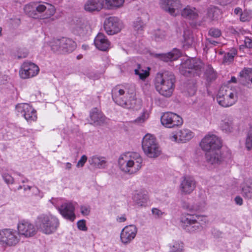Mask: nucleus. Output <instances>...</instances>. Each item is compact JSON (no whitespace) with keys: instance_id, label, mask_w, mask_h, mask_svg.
<instances>
[{"instance_id":"obj_63","label":"nucleus","mask_w":252,"mask_h":252,"mask_svg":"<svg viewBox=\"0 0 252 252\" xmlns=\"http://www.w3.org/2000/svg\"><path fill=\"white\" fill-rule=\"evenodd\" d=\"M126 218L124 217H121L120 218H119V221L120 222H124L125 221H126Z\"/></svg>"},{"instance_id":"obj_53","label":"nucleus","mask_w":252,"mask_h":252,"mask_svg":"<svg viewBox=\"0 0 252 252\" xmlns=\"http://www.w3.org/2000/svg\"><path fill=\"white\" fill-rule=\"evenodd\" d=\"M87 157L86 155H83L81 158L78 161L77 166L78 167H83L84 166L85 163L87 160Z\"/></svg>"},{"instance_id":"obj_9","label":"nucleus","mask_w":252,"mask_h":252,"mask_svg":"<svg viewBox=\"0 0 252 252\" xmlns=\"http://www.w3.org/2000/svg\"><path fill=\"white\" fill-rule=\"evenodd\" d=\"M221 146L220 138L214 134L206 135L200 143L201 148L206 152L220 149Z\"/></svg>"},{"instance_id":"obj_37","label":"nucleus","mask_w":252,"mask_h":252,"mask_svg":"<svg viewBox=\"0 0 252 252\" xmlns=\"http://www.w3.org/2000/svg\"><path fill=\"white\" fill-rule=\"evenodd\" d=\"M134 73L135 75H138L139 78L142 80H145L150 74L149 71L141 69L140 64H137V68L134 69Z\"/></svg>"},{"instance_id":"obj_46","label":"nucleus","mask_w":252,"mask_h":252,"mask_svg":"<svg viewBox=\"0 0 252 252\" xmlns=\"http://www.w3.org/2000/svg\"><path fill=\"white\" fill-rule=\"evenodd\" d=\"M144 24L142 20L138 19L136 21L133 23V28L135 31H139L143 30Z\"/></svg>"},{"instance_id":"obj_3","label":"nucleus","mask_w":252,"mask_h":252,"mask_svg":"<svg viewBox=\"0 0 252 252\" xmlns=\"http://www.w3.org/2000/svg\"><path fill=\"white\" fill-rule=\"evenodd\" d=\"M142 159L137 153L121 155L118 161L120 169L130 174L137 172L141 167Z\"/></svg>"},{"instance_id":"obj_5","label":"nucleus","mask_w":252,"mask_h":252,"mask_svg":"<svg viewBox=\"0 0 252 252\" xmlns=\"http://www.w3.org/2000/svg\"><path fill=\"white\" fill-rule=\"evenodd\" d=\"M35 225L37 229L46 234H51L56 231L60 225L59 219L51 215L41 214L35 221Z\"/></svg>"},{"instance_id":"obj_2","label":"nucleus","mask_w":252,"mask_h":252,"mask_svg":"<svg viewBox=\"0 0 252 252\" xmlns=\"http://www.w3.org/2000/svg\"><path fill=\"white\" fill-rule=\"evenodd\" d=\"M112 96L116 104L127 109L134 108L137 101L134 93H129L126 87L120 85L113 88Z\"/></svg>"},{"instance_id":"obj_26","label":"nucleus","mask_w":252,"mask_h":252,"mask_svg":"<svg viewBox=\"0 0 252 252\" xmlns=\"http://www.w3.org/2000/svg\"><path fill=\"white\" fill-rule=\"evenodd\" d=\"M205 157L207 162L211 164L220 163L222 160L220 149L206 152Z\"/></svg>"},{"instance_id":"obj_40","label":"nucleus","mask_w":252,"mask_h":252,"mask_svg":"<svg viewBox=\"0 0 252 252\" xmlns=\"http://www.w3.org/2000/svg\"><path fill=\"white\" fill-rule=\"evenodd\" d=\"M182 206L183 209L189 211H196L199 209V206L196 204L183 201Z\"/></svg>"},{"instance_id":"obj_16","label":"nucleus","mask_w":252,"mask_h":252,"mask_svg":"<svg viewBox=\"0 0 252 252\" xmlns=\"http://www.w3.org/2000/svg\"><path fill=\"white\" fill-rule=\"evenodd\" d=\"M160 4L162 9L173 16L176 15L182 7L179 0H161Z\"/></svg>"},{"instance_id":"obj_54","label":"nucleus","mask_w":252,"mask_h":252,"mask_svg":"<svg viewBox=\"0 0 252 252\" xmlns=\"http://www.w3.org/2000/svg\"><path fill=\"white\" fill-rule=\"evenodd\" d=\"M3 178L7 184H12L13 183V178L9 174H4L3 175Z\"/></svg>"},{"instance_id":"obj_24","label":"nucleus","mask_w":252,"mask_h":252,"mask_svg":"<svg viewBox=\"0 0 252 252\" xmlns=\"http://www.w3.org/2000/svg\"><path fill=\"white\" fill-rule=\"evenodd\" d=\"M103 0H88L84 4V8L86 11H99L103 7Z\"/></svg>"},{"instance_id":"obj_39","label":"nucleus","mask_w":252,"mask_h":252,"mask_svg":"<svg viewBox=\"0 0 252 252\" xmlns=\"http://www.w3.org/2000/svg\"><path fill=\"white\" fill-rule=\"evenodd\" d=\"M205 75L207 81H212L215 80L217 76V73L214 70L212 66L208 65L205 71Z\"/></svg>"},{"instance_id":"obj_35","label":"nucleus","mask_w":252,"mask_h":252,"mask_svg":"<svg viewBox=\"0 0 252 252\" xmlns=\"http://www.w3.org/2000/svg\"><path fill=\"white\" fill-rule=\"evenodd\" d=\"M105 5L109 9H114L123 6L124 0H105Z\"/></svg>"},{"instance_id":"obj_50","label":"nucleus","mask_w":252,"mask_h":252,"mask_svg":"<svg viewBox=\"0 0 252 252\" xmlns=\"http://www.w3.org/2000/svg\"><path fill=\"white\" fill-rule=\"evenodd\" d=\"M77 227L79 229L83 231H86L87 227L86 225V221L85 220H79L77 222Z\"/></svg>"},{"instance_id":"obj_60","label":"nucleus","mask_w":252,"mask_h":252,"mask_svg":"<svg viewBox=\"0 0 252 252\" xmlns=\"http://www.w3.org/2000/svg\"><path fill=\"white\" fill-rule=\"evenodd\" d=\"M234 12L236 15H238L239 14H241V13L242 12V10L240 7H236L235 8Z\"/></svg>"},{"instance_id":"obj_6","label":"nucleus","mask_w":252,"mask_h":252,"mask_svg":"<svg viewBox=\"0 0 252 252\" xmlns=\"http://www.w3.org/2000/svg\"><path fill=\"white\" fill-rule=\"evenodd\" d=\"M204 68V63L199 59L190 58L181 63L179 70L185 76H199Z\"/></svg>"},{"instance_id":"obj_28","label":"nucleus","mask_w":252,"mask_h":252,"mask_svg":"<svg viewBox=\"0 0 252 252\" xmlns=\"http://www.w3.org/2000/svg\"><path fill=\"white\" fill-rule=\"evenodd\" d=\"M251 77H252V68H245L239 73L238 82L243 85H246L249 83Z\"/></svg>"},{"instance_id":"obj_44","label":"nucleus","mask_w":252,"mask_h":252,"mask_svg":"<svg viewBox=\"0 0 252 252\" xmlns=\"http://www.w3.org/2000/svg\"><path fill=\"white\" fill-rule=\"evenodd\" d=\"M193 219L196 220L199 224L201 225V229L203 227V225L206 223L207 221L206 217L204 216L197 215H191Z\"/></svg>"},{"instance_id":"obj_20","label":"nucleus","mask_w":252,"mask_h":252,"mask_svg":"<svg viewBox=\"0 0 252 252\" xmlns=\"http://www.w3.org/2000/svg\"><path fill=\"white\" fill-rule=\"evenodd\" d=\"M137 233V228L134 225L126 226L121 233V240L122 243L127 244L133 240Z\"/></svg>"},{"instance_id":"obj_51","label":"nucleus","mask_w":252,"mask_h":252,"mask_svg":"<svg viewBox=\"0 0 252 252\" xmlns=\"http://www.w3.org/2000/svg\"><path fill=\"white\" fill-rule=\"evenodd\" d=\"M196 87L194 84L189 85L187 88V92L189 95H193L196 93Z\"/></svg>"},{"instance_id":"obj_19","label":"nucleus","mask_w":252,"mask_h":252,"mask_svg":"<svg viewBox=\"0 0 252 252\" xmlns=\"http://www.w3.org/2000/svg\"><path fill=\"white\" fill-rule=\"evenodd\" d=\"M74 207L71 202L64 203L58 208V210L62 216L71 221L75 219Z\"/></svg>"},{"instance_id":"obj_36","label":"nucleus","mask_w":252,"mask_h":252,"mask_svg":"<svg viewBox=\"0 0 252 252\" xmlns=\"http://www.w3.org/2000/svg\"><path fill=\"white\" fill-rule=\"evenodd\" d=\"M87 22L82 19L78 18L75 23L74 29L80 33H83L87 28Z\"/></svg>"},{"instance_id":"obj_25","label":"nucleus","mask_w":252,"mask_h":252,"mask_svg":"<svg viewBox=\"0 0 252 252\" xmlns=\"http://www.w3.org/2000/svg\"><path fill=\"white\" fill-rule=\"evenodd\" d=\"M153 56L161 61L167 62L178 59L180 56V52L177 49H174L167 53L155 54Z\"/></svg>"},{"instance_id":"obj_52","label":"nucleus","mask_w":252,"mask_h":252,"mask_svg":"<svg viewBox=\"0 0 252 252\" xmlns=\"http://www.w3.org/2000/svg\"><path fill=\"white\" fill-rule=\"evenodd\" d=\"M183 246L180 245L179 244H175L173 245L172 250L170 252H183Z\"/></svg>"},{"instance_id":"obj_59","label":"nucleus","mask_w":252,"mask_h":252,"mask_svg":"<svg viewBox=\"0 0 252 252\" xmlns=\"http://www.w3.org/2000/svg\"><path fill=\"white\" fill-rule=\"evenodd\" d=\"M206 40L209 43L212 44L214 46H216L217 45V44H218V42L209 38H206Z\"/></svg>"},{"instance_id":"obj_21","label":"nucleus","mask_w":252,"mask_h":252,"mask_svg":"<svg viewBox=\"0 0 252 252\" xmlns=\"http://www.w3.org/2000/svg\"><path fill=\"white\" fill-rule=\"evenodd\" d=\"M193 137V133L190 130L183 128L178 131L176 134L171 136L170 139L178 143H186Z\"/></svg>"},{"instance_id":"obj_41","label":"nucleus","mask_w":252,"mask_h":252,"mask_svg":"<svg viewBox=\"0 0 252 252\" xmlns=\"http://www.w3.org/2000/svg\"><path fill=\"white\" fill-rule=\"evenodd\" d=\"M185 44L187 46H190L193 43V38L189 32H185L184 34Z\"/></svg>"},{"instance_id":"obj_8","label":"nucleus","mask_w":252,"mask_h":252,"mask_svg":"<svg viewBox=\"0 0 252 252\" xmlns=\"http://www.w3.org/2000/svg\"><path fill=\"white\" fill-rule=\"evenodd\" d=\"M217 99L218 103L222 107L231 106L237 101V93L227 86H221L219 91Z\"/></svg>"},{"instance_id":"obj_12","label":"nucleus","mask_w":252,"mask_h":252,"mask_svg":"<svg viewBox=\"0 0 252 252\" xmlns=\"http://www.w3.org/2000/svg\"><path fill=\"white\" fill-rule=\"evenodd\" d=\"M16 231L5 229L0 231V243L2 245L12 246L16 245L19 239Z\"/></svg>"},{"instance_id":"obj_48","label":"nucleus","mask_w":252,"mask_h":252,"mask_svg":"<svg viewBox=\"0 0 252 252\" xmlns=\"http://www.w3.org/2000/svg\"><path fill=\"white\" fill-rule=\"evenodd\" d=\"M246 147L248 150H250L252 148V135L248 134L246 139Z\"/></svg>"},{"instance_id":"obj_38","label":"nucleus","mask_w":252,"mask_h":252,"mask_svg":"<svg viewBox=\"0 0 252 252\" xmlns=\"http://www.w3.org/2000/svg\"><path fill=\"white\" fill-rule=\"evenodd\" d=\"M61 42L62 38L53 40L50 42V46L52 50L54 52L62 53Z\"/></svg>"},{"instance_id":"obj_49","label":"nucleus","mask_w":252,"mask_h":252,"mask_svg":"<svg viewBox=\"0 0 252 252\" xmlns=\"http://www.w3.org/2000/svg\"><path fill=\"white\" fill-rule=\"evenodd\" d=\"M234 57V54L228 52L224 56L223 62L225 63L231 62L233 60Z\"/></svg>"},{"instance_id":"obj_32","label":"nucleus","mask_w":252,"mask_h":252,"mask_svg":"<svg viewBox=\"0 0 252 252\" xmlns=\"http://www.w3.org/2000/svg\"><path fill=\"white\" fill-rule=\"evenodd\" d=\"M182 16L189 19H196L198 17V13L195 8L187 7L185 8L181 12Z\"/></svg>"},{"instance_id":"obj_64","label":"nucleus","mask_w":252,"mask_h":252,"mask_svg":"<svg viewBox=\"0 0 252 252\" xmlns=\"http://www.w3.org/2000/svg\"><path fill=\"white\" fill-rule=\"evenodd\" d=\"M1 31H2V29L1 28H0V36L1 34Z\"/></svg>"},{"instance_id":"obj_17","label":"nucleus","mask_w":252,"mask_h":252,"mask_svg":"<svg viewBox=\"0 0 252 252\" xmlns=\"http://www.w3.org/2000/svg\"><path fill=\"white\" fill-rule=\"evenodd\" d=\"M179 188L182 194H190L196 188V182L191 176H184L181 181Z\"/></svg>"},{"instance_id":"obj_43","label":"nucleus","mask_w":252,"mask_h":252,"mask_svg":"<svg viewBox=\"0 0 252 252\" xmlns=\"http://www.w3.org/2000/svg\"><path fill=\"white\" fill-rule=\"evenodd\" d=\"M167 33L164 30L158 29L155 31V36L157 41L164 39Z\"/></svg>"},{"instance_id":"obj_29","label":"nucleus","mask_w":252,"mask_h":252,"mask_svg":"<svg viewBox=\"0 0 252 252\" xmlns=\"http://www.w3.org/2000/svg\"><path fill=\"white\" fill-rule=\"evenodd\" d=\"M133 202L139 207H145L148 199V195L141 191L135 193L132 197Z\"/></svg>"},{"instance_id":"obj_33","label":"nucleus","mask_w":252,"mask_h":252,"mask_svg":"<svg viewBox=\"0 0 252 252\" xmlns=\"http://www.w3.org/2000/svg\"><path fill=\"white\" fill-rule=\"evenodd\" d=\"M220 128L225 132H231L233 130V123L231 118H226L221 121Z\"/></svg>"},{"instance_id":"obj_23","label":"nucleus","mask_w":252,"mask_h":252,"mask_svg":"<svg viewBox=\"0 0 252 252\" xmlns=\"http://www.w3.org/2000/svg\"><path fill=\"white\" fill-rule=\"evenodd\" d=\"M90 117L92 121L91 124L95 126L102 125L106 120V117L97 108L93 109L90 112Z\"/></svg>"},{"instance_id":"obj_27","label":"nucleus","mask_w":252,"mask_h":252,"mask_svg":"<svg viewBox=\"0 0 252 252\" xmlns=\"http://www.w3.org/2000/svg\"><path fill=\"white\" fill-rule=\"evenodd\" d=\"M62 53L72 52L76 47L75 42L71 39L65 37L62 38Z\"/></svg>"},{"instance_id":"obj_55","label":"nucleus","mask_w":252,"mask_h":252,"mask_svg":"<svg viewBox=\"0 0 252 252\" xmlns=\"http://www.w3.org/2000/svg\"><path fill=\"white\" fill-rule=\"evenodd\" d=\"M81 214L83 215L87 216L90 213V210L89 207L85 206H82L80 208Z\"/></svg>"},{"instance_id":"obj_11","label":"nucleus","mask_w":252,"mask_h":252,"mask_svg":"<svg viewBox=\"0 0 252 252\" xmlns=\"http://www.w3.org/2000/svg\"><path fill=\"white\" fill-rule=\"evenodd\" d=\"M123 28V23L117 17H109L104 22V28L109 35H113L121 31Z\"/></svg>"},{"instance_id":"obj_61","label":"nucleus","mask_w":252,"mask_h":252,"mask_svg":"<svg viewBox=\"0 0 252 252\" xmlns=\"http://www.w3.org/2000/svg\"><path fill=\"white\" fill-rule=\"evenodd\" d=\"M230 82L234 83H236L237 82L236 78L234 76L231 77V79L230 80Z\"/></svg>"},{"instance_id":"obj_62","label":"nucleus","mask_w":252,"mask_h":252,"mask_svg":"<svg viewBox=\"0 0 252 252\" xmlns=\"http://www.w3.org/2000/svg\"><path fill=\"white\" fill-rule=\"evenodd\" d=\"M71 168V164L69 163V162H67L66 163V168L68 169H69Z\"/></svg>"},{"instance_id":"obj_30","label":"nucleus","mask_w":252,"mask_h":252,"mask_svg":"<svg viewBox=\"0 0 252 252\" xmlns=\"http://www.w3.org/2000/svg\"><path fill=\"white\" fill-rule=\"evenodd\" d=\"M241 194L246 199H252V180H247L242 184Z\"/></svg>"},{"instance_id":"obj_15","label":"nucleus","mask_w":252,"mask_h":252,"mask_svg":"<svg viewBox=\"0 0 252 252\" xmlns=\"http://www.w3.org/2000/svg\"><path fill=\"white\" fill-rule=\"evenodd\" d=\"M39 68L34 63L25 62L19 70V75L22 79H28L35 76L39 72Z\"/></svg>"},{"instance_id":"obj_42","label":"nucleus","mask_w":252,"mask_h":252,"mask_svg":"<svg viewBox=\"0 0 252 252\" xmlns=\"http://www.w3.org/2000/svg\"><path fill=\"white\" fill-rule=\"evenodd\" d=\"M221 35V31L216 28H212L210 29L208 31V35L214 37V38H218L220 37Z\"/></svg>"},{"instance_id":"obj_47","label":"nucleus","mask_w":252,"mask_h":252,"mask_svg":"<svg viewBox=\"0 0 252 252\" xmlns=\"http://www.w3.org/2000/svg\"><path fill=\"white\" fill-rule=\"evenodd\" d=\"M17 57L18 59L25 58L28 55V50L26 49L19 48L17 51Z\"/></svg>"},{"instance_id":"obj_22","label":"nucleus","mask_w":252,"mask_h":252,"mask_svg":"<svg viewBox=\"0 0 252 252\" xmlns=\"http://www.w3.org/2000/svg\"><path fill=\"white\" fill-rule=\"evenodd\" d=\"M94 44L98 50L106 51L110 48V42L102 33L97 34L94 40Z\"/></svg>"},{"instance_id":"obj_56","label":"nucleus","mask_w":252,"mask_h":252,"mask_svg":"<svg viewBox=\"0 0 252 252\" xmlns=\"http://www.w3.org/2000/svg\"><path fill=\"white\" fill-rule=\"evenodd\" d=\"M152 212L154 215L157 217L161 216L163 214V213L161 210L156 208H154L152 209Z\"/></svg>"},{"instance_id":"obj_14","label":"nucleus","mask_w":252,"mask_h":252,"mask_svg":"<svg viewBox=\"0 0 252 252\" xmlns=\"http://www.w3.org/2000/svg\"><path fill=\"white\" fill-rule=\"evenodd\" d=\"M16 109L29 122H34L37 120L36 110L27 103L19 104L16 106Z\"/></svg>"},{"instance_id":"obj_13","label":"nucleus","mask_w":252,"mask_h":252,"mask_svg":"<svg viewBox=\"0 0 252 252\" xmlns=\"http://www.w3.org/2000/svg\"><path fill=\"white\" fill-rule=\"evenodd\" d=\"M181 222L183 228L190 233L201 229V225L196 222L190 214H187L183 215L181 218Z\"/></svg>"},{"instance_id":"obj_1","label":"nucleus","mask_w":252,"mask_h":252,"mask_svg":"<svg viewBox=\"0 0 252 252\" xmlns=\"http://www.w3.org/2000/svg\"><path fill=\"white\" fill-rule=\"evenodd\" d=\"M176 78L174 73L169 71H164L156 74L154 84L156 90L164 97H170L175 89Z\"/></svg>"},{"instance_id":"obj_31","label":"nucleus","mask_w":252,"mask_h":252,"mask_svg":"<svg viewBox=\"0 0 252 252\" xmlns=\"http://www.w3.org/2000/svg\"><path fill=\"white\" fill-rule=\"evenodd\" d=\"M89 163L95 168H103L106 166V161L103 157L94 156L89 159Z\"/></svg>"},{"instance_id":"obj_18","label":"nucleus","mask_w":252,"mask_h":252,"mask_svg":"<svg viewBox=\"0 0 252 252\" xmlns=\"http://www.w3.org/2000/svg\"><path fill=\"white\" fill-rule=\"evenodd\" d=\"M19 234L26 237L33 236L37 232V228L31 222L23 220L20 222L18 225Z\"/></svg>"},{"instance_id":"obj_45","label":"nucleus","mask_w":252,"mask_h":252,"mask_svg":"<svg viewBox=\"0 0 252 252\" xmlns=\"http://www.w3.org/2000/svg\"><path fill=\"white\" fill-rule=\"evenodd\" d=\"M251 18V13L247 10H244L240 16V19L242 22L249 21Z\"/></svg>"},{"instance_id":"obj_10","label":"nucleus","mask_w":252,"mask_h":252,"mask_svg":"<svg viewBox=\"0 0 252 252\" xmlns=\"http://www.w3.org/2000/svg\"><path fill=\"white\" fill-rule=\"evenodd\" d=\"M161 124L167 128H175L183 123L182 118L178 115L170 112L164 113L161 117Z\"/></svg>"},{"instance_id":"obj_58","label":"nucleus","mask_w":252,"mask_h":252,"mask_svg":"<svg viewBox=\"0 0 252 252\" xmlns=\"http://www.w3.org/2000/svg\"><path fill=\"white\" fill-rule=\"evenodd\" d=\"M235 203L239 205H242L243 202L242 198L239 196H237L235 198Z\"/></svg>"},{"instance_id":"obj_34","label":"nucleus","mask_w":252,"mask_h":252,"mask_svg":"<svg viewBox=\"0 0 252 252\" xmlns=\"http://www.w3.org/2000/svg\"><path fill=\"white\" fill-rule=\"evenodd\" d=\"M220 10L215 6H211L208 8L207 17L210 20L213 21L218 18Z\"/></svg>"},{"instance_id":"obj_57","label":"nucleus","mask_w":252,"mask_h":252,"mask_svg":"<svg viewBox=\"0 0 252 252\" xmlns=\"http://www.w3.org/2000/svg\"><path fill=\"white\" fill-rule=\"evenodd\" d=\"M245 44L247 47L249 48H252V40L250 38H246L245 40Z\"/></svg>"},{"instance_id":"obj_7","label":"nucleus","mask_w":252,"mask_h":252,"mask_svg":"<svg viewBox=\"0 0 252 252\" xmlns=\"http://www.w3.org/2000/svg\"><path fill=\"white\" fill-rule=\"evenodd\" d=\"M142 148L145 154L150 158H156L161 154V149L156 137L147 134L143 138Z\"/></svg>"},{"instance_id":"obj_4","label":"nucleus","mask_w":252,"mask_h":252,"mask_svg":"<svg viewBox=\"0 0 252 252\" xmlns=\"http://www.w3.org/2000/svg\"><path fill=\"white\" fill-rule=\"evenodd\" d=\"M24 10L26 15L34 19H47L52 16L56 10L54 7L47 8L40 2H31L25 5Z\"/></svg>"}]
</instances>
